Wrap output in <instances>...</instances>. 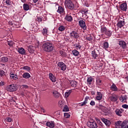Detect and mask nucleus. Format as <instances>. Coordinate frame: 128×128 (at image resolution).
<instances>
[{
  "label": "nucleus",
  "instance_id": "obj_1",
  "mask_svg": "<svg viewBox=\"0 0 128 128\" xmlns=\"http://www.w3.org/2000/svg\"><path fill=\"white\" fill-rule=\"evenodd\" d=\"M54 44L48 42L44 44L42 46L43 50L46 52H52L54 50Z\"/></svg>",
  "mask_w": 128,
  "mask_h": 128
},
{
  "label": "nucleus",
  "instance_id": "obj_2",
  "mask_svg": "<svg viewBox=\"0 0 128 128\" xmlns=\"http://www.w3.org/2000/svg\"><path fill=\"white\" fill-rule=\"evenodd\" d=\"M64 6L66 8H69V10H74V4L72 0H65Z\"/></svg>",
  "mask_w": 128,
  "mask_h": 128
},
{
  "label": "nucleus",
  "instance_id": "obj_3",
  "mask_svg": "<svg viewBox=\"0 0 128 128\" xmlns=\"http://www.w3.org/2000/svg\"><path fill=\"white\" fill-rule=\"evenodd\" d=\"M6 90L7 92H16V90H18V87L16 86V84H12L8 86L6 88Z\"/></svg>",
  "mask_w": 128,
  "mask_h": 128
},
{
  "label": "nucleus",
  "instance_id": "obj_4",
  "mask_svg": "<svg viewBox=\"0 0 128 128\" xmlns=\"http://www.w3.org/2000/svg\"><path fill=\"white\" fill-rule=\"evenodd\" d=\"M125 24L124 19L122 18H119L117 22L116 26L118 28H122Z\"/></svg>",
  "mask_w": 128,
  "mask_h": 128
},
{
  "label": "nucleus",
  "instance_id": "obj_5",
  "mask_svg": "<svg viewBox=\"0 0 128 128\" xmlns=\"http://www.w3.org/2000/svg\"><path fill=\"white\" fill-rule=\"evenodd\" d=\"M87 126L90 128H98V124L96 122H88L87 123Z\"/></svg>",
  "mask_w": 128,
  "mask_h": 128
},
{
  "label": "nucleus",
  "instance_id": "obj_6",
  "mask_svg": "<svg viewBox=\"0 0 128 128\" xmlns=\"http://www.w3.org/2000/svg\"><path fill=\"white\" fill-rule=\"evenodd\" d=\"M78 24L80 26L83 30H86V22L84 20H80L78 21Z\"/></svg>",
  "mask_w": 128,
  "mask_h": 128
},
{
  "label": "nucleus",
  "instance_id": "obj_7",
  "mask_svg": "<svg viewBox=\"0 0 128 128\" xmlns=\"http://www.w3.org/2000/svg\"><path fill=\"white\" fill-rule=\"evenodd\" d=\"M58 66L61 68V70L64 72L66 70V66L63 62H59L58 64Z\"/></svg>",
  "mask_w": 128,
  "mask_h": 128
},
{
  "label": "nucleus",
  "instance_id": "obj_8",
  "mask_svg": "<svg viewBox=\"0 0 128 128\" xmlns=\"http://www.w3.org/2000/svg\"><path fill=\"white\" fill-rule=\"evenodd\" d=\"M98 54V50L96 49L92 52V56L94 58H96Z\"/></svg>",
  "mask_w": 128,
  "mask_h": 128
},
{
  "label": "nucleus",
  "instance_id": "obj_9",
  "mask_svg": "<svg viewBox=\"0 0 128 128\" xmlns=\"http://www.w3.org/2000/svg\"><path fill=\"white\" fill-rule=\"evenodd\" d=\"M46 126H48L50 128H54V121H50L46 123Z\"/></svg>",
  "mask_w": 128,
  "mask_h": 128
},
{
  "label": "nucleus",
  "instance_id": "obj_10",
  "mask_svg": "<svg viewBox=\"0 0 128 128\" xmlns=\"http://www.w3.org/2000/svg\"><path fill=\"white\" fill-rule=\"evenodd\" d=\"M49 78L50 80H52V82H56V78L54 77V74H52L50 73L49 74Z\"/></svg>",
  "mask_w": 128,
  "mask_h": 128
},
{
  "label": "nucleus",
  "instance_id": "obj_11",
  "mask_svg": "<svg viewBox=\"0 0 128 128\" xmlns=\"http://www.w3.org/2000/svg\"><path fill=\"white\" fill-rule=\"evenodd\" d=\"M110 89L112 92H118V87H116V86L114 84H112V86L110 87Z\"/></svg>",
  "mask_w": 128,
  "mask_h": 128
},
{
  "label": "nucleus",
  "instance_id": "obj_12",
  "mask_svg": "<svg viewBox=\"0 0 128 128\" xmlns=\"http://www.w3.org/2000/svg\"><path fill=\"white\" fill-rule=\"evenodd\" d=\"M119 45L122 48L124 49L126 48V44L124 41H120Z\"/></svg>",
  "mask_w": 128,
  "mask_h": 128
},
{
  "label": "nucleus",
  "instance_id": "obj_13",
  "mask_svg": "<svg viewBox=\"0 0 128 128\" xmlns=\"http://www.w3.org/2000/svg\"><path fill=\"white\" fill-rule=\"evenodd\" d=\"M102 122H103L107 126H110V122L106 118H102Z\"/></svg>",
  "mask_w": 128,
  "mask_h": 128
},
{
  "label": "nucleus",
  "instance_id": "obj_14",
  "mask_svg": "<svg viewBox=\"0 0 128 128\" xmlns=\"http://www.w3.org/2000/svg\"><path fill=\"white\" fill-rule=\"evenodd\" d=\"M28 50L30 54H34V48L32 46H28Z\"/></svg>",
  "mask_w": 128,
  "mask_h": 128
},
{
  "label": "nucleus",
  "instance_id": "obj_15",
  "mask_svg": "<svg viewBox=\"0 0 128 128\" xmlns=\"http://www.w3.org/2000/svg\"><path fill=\"white\" fill-rule=\"evenodd\" d=\"M120 10H126L127 5L126 3H122L120 6Z\"/></svg>",
  "mask_w": 128,
  "mask_h": 128
},
{
  "label": "nucleus",
  "instance_id": "obj_16",
  "mask_svg": "<svg viewBox=\"0 0 128 128\" xmlns=\"http://www.w3.org/2000/svg\"><path fill=\"white\" fill-rule=\"evenodd\" d=\"M53 96L56 98H58L60 96V94L56 91H54L53 92Z\"/></svg>",
  "mask_w": 128,
  "mask_h": 128
},
{
  "label": "nucleus",
  "instance_id": "obj_17",
  "mask_svg": "<svg viewBox=\"0 0 128 128\" xmlns=\"http://www.w3.org/2000/svg\"><path fill=\"white\" fill-rule=\"evenodd\" d=\"M122 110L116 109L115 110V112L117 116H122Z\"/></svg>",
  "mask_w": 128,
  "mask_h": 128
},
{
  "label": "nucleus",
  "instance_id": "obj_18",
  "mask_svg": "<svg viewBox=\"0 0 128 128\" xmlns=\"http://www.w3.org/2000/svg\"><path fill=\"white\" fill-rule=\"evenodd\" d=\"M126 100H128L126 96H122L120 98V100L122 102H126Z\"/></svg>",
  "mask_w": 128,
  "mask_h": 128
},
{
  "label": "nucleus",
  "instance_id": "obj_19",
  "mask_svg": "<svg viewBox=\"0 0 128 128\" xmlns=\"http://www.w3.org/2000/svg\"><path fill=\"white\" fill-rule=\"evenodd\" d=\"M110 99L112 102H116V100H118V96L116 95H112L110 96Z\"/></svg>",
  "mask_w": 128,
  "mask_h": 128
},
{
  "label": "nucleus",
  "instance_id": "obj_20",
  "mask_svg": "<svg viewBox=\"0 0 128 128\" xmlns=\"http://www.w3.org/2000/svg\"><path fill=\"white\" fill-rule=\"evenodd\" d=\"M122 128H128V122L124 121L122 123Z\"/></svg>",
  "mask_w": 128,
  "mask_h": 128
},
{
  "label": "nucleus",
  "instance_id": "obj_21",
  "mask_svg": "<svg viewBox=\"0 0 128 128\" xmlns=\"http://www.w3.org/2000/svg\"><path fill=\"white\" fill-rule=\"evenodd\" d=\"M18 52L20 54H26V50L22 48H20L18 49Z\"/></svg>",
  "mask_w": 128,
  "mask_h": 128
},
{
  "label": "nucleus",
  "instance_id": "obj_22",
  "mask_svg": "<svg viewBox=\"0 0 128 128\" xmlns=\"http://www.w3.org/2000/svg\"><path fill=\"white\" fill-rule=\"evenodd\" d=\"M22 78L26 79L30 78V73L28 72H24L22 74Z\"/></svg>",
  "mask_w": 128,
  "mask_h": 128
},
{
  "label": "nucleus",
  "instance_id": "obj_23",
  "mask_svg": "<svg viewBox=\"0 0 128 128\" xmlns=\"http://www.w3.org/2000/svg\"><path fill=\"white\" fill-rule=\"evenodd\" d=\"M64 9L62 7V6H60L58 8L57 12H58V14H62L64 13Z\"/></svg>",
  "mask_w": 128,
  "mask_h": 128
},
{
  "label": "nucleus",
  "instance_id": "obj_24",
  "mask_svg": "<svg viewBox=\"0 0 128 128\" xmlns=\"http://www.w3.org/2000/svg\"><path fill=\"white\" fill-rule=\"evenodd\" d=\"M101 31L102 32H110V31L108 30V28H106V27L104 26H101Z\"/></svg>",
  "mask_w": 128,
  "mask_h": 128
},
{
  "label": "nucleus",
  "instance_id": "obj_25",
  "mask_svg": "<svg viewBox=\"0 0 128 128\" xmlns=\"http://www.w3.org/2000/svg\"><path fill=\"white\" fill-rule=\"evenodd\" d=\"M65 20H68V22H72V16L68 14L66 16Z\"/></svg>",
  "mask_w": 128,
  "mask_h": 128
},
{
  "label": "nucleus",
  "instance_id": "obj_26",
  "mask_svg": "<svg viewBox=\"0 0 128 128\" xmlns=\"http://www.w3.org/2000/svg\"><path fill=\"white\" fill-rule=\"evenodd\" d=\"M1 62H8V58L6 56H4L1 58Z\"/></svg>",
  "mask_w": 128,
  "mask_h": 128
},
{
  "label": "nucleus",
  "instance_id": "obj_27",
  "mask_svg": "<svg viewBox=\"0 0 128 128\" xmlns=\"http://www.w3.org/2000/svg\"><path fill=\"white\" fill-rule=\"evenodd\" d=\"M102 98V93L98 92L96 97V100H100Z\"/></svg>",
  "mask_w": 128,
  "mask_h": 128
},
{
  "label": "nucleus",
  "instance_id": "obj_28",
  "mask_svg": "<svg viewBox=\"0 0 128 128\" xmlns=\"http://www.w3.org/2000/svg\"><path fill=\"white\" fill-rule=\"evenodd\" d=\"M23 8L24 10H30V6L26 4H23Z\"/></svg>",
  "mask_w": 128,
  "mask_h": 128
},
{
  "label": "nucleus",
  "instance_id": "obj_29",
  "mask_svg": "<svg viewBox=\"0 0 128 128\" xmlns=\"http://www.w3.org/2000/svg\"><path fill=\"white\" fill-rule=\"evenodd\" d=\"M70 84L72 86H73L74 88H76L78 84V82H76V81H72L70 82Z\"/></svg>",
  "mask_w": 128,
  "mask_h": 128
},
{
  "label": "nucleus",
  "instance_id": "obj_30",
  "mask_svg": "<svg viewBox=\"0 0 128 128\" xmlns=\"http://www.w3.org/2000/svg\"><path fill=\"white\" fill-rule=\"evenodd\" d=\"M72 54L75 56H78V54H80V52H78V51L76 50H74L72 51Z\"/></svg>",
  "mask_w": 128,
  "mask_h": 128
},
{
  "label": "nucleus",
  "instance_id": "obj_31",
  "mask_svg": "<svg viewBox=\"0 0 128 128\" xmlns=\"http://www.w3.org/2000/svg\"><path fill=\"white\" fill-rule=\"evenodd\" d=\"M70 36H73V38H78V33L76 32H71L70 33Z\"/></svg>",
  "mask_w": 128,
  "mask_h": 128
},
{
  "label": "nucleus",
  "instance_id": "obj_32",
  "mask_svg": "<svg viewBox=\"0 0 128 128\" xmlns=\"http://www.w3.org/2000/svg\"><path fill=\"white\" fill-rule=\"evenodd\" d=\"M10 77L11 78H13V80H18V76L16 75V74H11L10 75Z\"/></svg>",
  "mask_w": 128,
  "mask_h": 128
},
{
  "label": "nucleus",
  "instance_id": "obj_33",
  "mask_svg": "<svg viewBox=\"0 0 128 128\" xmlns=\"http://www.w3.org/2000/svg\"><path fill=\"white\" fill-rule=\"evenodd\" d=\"M22 70H25L26 72H30V68L28 66H24L22 68Z\"/></svg>",
  "mask_w": 128,
  "mask_h": 128
},
{
  "label": "nucleus",
  "instance_id": "obj_34",
  "mask_svg": "<svg viewBox=\"0 0 128 128\" xmlns=\"http://www.w3.org/2000/svg\"><path fill=\"white\" fill-rule=\"evenodd\" d=\"M64 30H66V27H64V26H61L58 28V30L60 32H64Z\"/></svg>",
  "mask_w": 128,
  "mask_h": 128
},
{
  "label": "nucleus",
  "instance_id": "obj_35",
  "mask_svg": "<svg viewBox=\"0 0 128 128\" xmlns=\"http://www.w3.org/2000/svg\"><path fill=\"white\" fill-rule=\"evenodd\" d=\"M14 42H12V40L8 41V44L10 46H14Z\"/></svg>",
  "mask_w": 128,
  "mask_h": 128
},
{
  "label": "nucleus",
  "instance_id": "obj_36",
  "mask_svg": "<svg viewBox=\"0 0 128 128\" xmlns=\"http://www.w3.org/2000/svg\"><path fill=\"white\" fill-rule=\"evenodd\" d=\"M70 92H72L70 90H69L68 92H65V97L66 98H68V96H70Z\"/></svg>",
  "mask_w": 128,
  "mask_h": 128
},
{
  "label": "nucleus",
  "instance_id": "obj_37",
  "mask_svg": "<svg viewBox=\"0 0 128 128\" xmlns=\"http://www.w3.org/2000/svg\"><path fill=\"white\" fill-rule=\"evenodd\" d=\"M70 110V109L68 108V106H65L63 109V112H68Z\"/></svg>",
  "mask_w": 128,
  "mask_h": 128
},
{
  "label": "nucleus",
  "instance_id": "obj_38",
  "mask_svg": "<svg viewBox=\"0 0 128 128\" xmlns=\"http://www.w3.org/2000/svg\"><path fill=\"white\" fill-rule=\"evenodd\" d=\"M87 82H88L89 84H92V78H88L87 80Z\"/></svg>",
  "mask_w": 128,
  "mask_h": 128
},
{
  "label": "nucleus",
  "instance_id": "obj_39",
  "mask_svg": "<svg viewBox=\"0 0 128 128\" xmlns=\"http://www.w3.org/2000/svg\"><path fill=\"white\" fill-rule=\"evenodd\" d=\"M6 122H12V119L10 117H7L5 119Z\"/></svg>",
  "mask_w": 128,
  "mask_h": 128
},
{
  "label": "nucleus",
  "instance_id": "obj_40",
  "mask_svg": "<svg viewBox=\"0 0 128 128\" xmlns=\"http://www.w3.org/2000/svg\"><path fill=\"white\" fill-rule=\"evenodd\" d=\"M104 48H108V42H104Z\"/></svg>",
  "mask_w": 128,
  "mask_h": 128
},
{
  "label": "nucleus",
  "instance_id": "obj_41",
  "mask_svg": "<svg viewBox=\"0 0 128 128\" xmlns=\"http://www.w3.org/2000/svg\"><path fill=\"white\" fill-rule=\"evenodd\" d=\"M64 116L66 118H70V115L68 113H64Z\"/></svg>",
  "mask_w": 128,
  "mask_h": 128
},
{
  "label": "nucleus",
  "instance_id": "obj_42",
  "mask_svg": "<svg viewBox=\"0 0 128 128\" xmlns=\"http://www.w3.org/2000/svg\"><path fill=\"white\" fill-rule=\"evenodd\" d=\"M60 53L61 56H66V52H63L62 50H60Z\"/></svg>",
  "mask_w": 128,
  "mask_h": 128
},
{
  "label": "nucleus",
  "instance_id": "obj_43",
  "mask_svg": "<svg viewBox=\"0 0 128 128\" xmlns=\"http://www.w3.org/2000/svg\"><path fill=\"white\" fill-rule=\"evenodd\" d=\"M86 103L85 102H84L78 104V106H86Z\"/></svg>",
  "mask_w": 128,
  "mask_h": 128
},
{
  "label": "nucleus",
  "instance_id": "obj_44",
  "mask_svg": "<svg viewBox=\"0 0 128 128\" xmlns=\"http://www.w3.org/2000/svg\"><path fill=\"white\" fill-rule=\"evenodd\" d=\"M122 121H118L117 122L116 124V126H122Z\"/></svg>",
  "mask_w": 128,
  "mask_h": 128
},
{
  "label": "nucleus",
  "instance_id": "obj_45",
  "mask_svg": "<svg viewBox=\"0 0 128 128\" xmlns=\"http://www.w3.org/2000/svg\"><path fill=\"white\" fill-rule=\"evenodd\" d=\"M6 4H8V6H10V5L12 4V2H11L10 0H6Z\"/></svg>",
  "mask_w": 128,
  "mask_h": 128
},
{
  "label": "nucleus",
  "instance_id": "obj_46",
  "mask_svg": "<svg viewBox=\"0 0 128 128\" xmlns=\"http://www.w3.org/2000/svg\"><path fill=\"white\" fill-rule=\"evenodd\" d=\"M58 104H59V106H60V108H62V106H64V104H62V100L59 101Z\"/></svg>",
  "mask_w": 128,
  "mask_h": 128
},
{
  "label": "nucleus",
  "instance_id": "obj_47",
  "mask_svg": "<svg viewBox=\"0 0 128 128\" xmlns=\"http://www.w3.org/2000/svg\"><path fill=\"white\" fill-rule=\"evenodd\" d=\"M90 100V97L88 96H86L84 98V102H85L86 104H88V100Z\"/></svg>",
  "mask_w": 128,
  "mask_h": 128
},
{
  "label": "nucleus",
  "instance_id": "obj_48",
  "mask_svg": "<svg viewBox=\"0 0 128 128\" xmlns=\"http://www.w3.org/2000/svg\"><path fill=\"white\" fill-rule=\"evenodd\" d=\"M8 24L9 26H14V21H10Z\"/></svg>",
  "mask_w": 128,
  "mask_h": 128
},
{
  "label": "nucleus",
  "instance_id": "obj_49",
  "mask_svg": "<svg viewBox=\"0 0 128 128\" xmlns=\"http://www.w3.org/2000/svg\"><path fill=\"white\" fill-rule=\"evenodd\" d=\"M102 80H96V82L98 84H99V86L102 85Z\"/></svg>",
  "mask_w": 128,
  "mask_h": 128
},
{
  "label": "nucleus",
  "instance_id": "obj_50",
  "mask_svg": "<svg viewBox=\"0 0 128 128\" xmlns=\"http://www.w3.org/2000/svg\"><path fill=\"white\" fill-rule=\"evenodd\" d=\"M0 74L1 76H4V71L3 70H0Z\"/></svg>",
  "mask_w": 128,
  "mask_h": 128
},
{
  "label": "nucleus",
  "instance_id": "obj_51",
  "mask_svg": "<svg viewBox=\"0 0 128 128\" xmlns=\"http://www.w3.org/2000/svg\"><path fill=\"white\" fill-rule=\"evenodd\" d=\"M122 108H128V105L126 104H123L122 105Z\"/></svg>",
  "mask_w": 128,
  "mask_h": 128
},
{
  "label": "nucleus",
  "instance_id": "obj_52",
  "mask_svg": "<svg viewBox=\"0 0 128 128\" xmlns=\"http://www.w3.org/2000/svg\"><path fill=\"white\" fill-rule=\"evenodd\" d=\"M42 32H48V28H44Z\"/></svg>",
  "mask_w": 128,
  "mask_h": 128
},
{
  "label": "nucleus",
  "instance_id": "obj_53",
  "mask_svg": "<svg viewBox=\"0 0 128 128\" xmlns=\"http://www.w3.org/2000/svg\"><path fill=\"white\" fill-rule=\"evenodd\" d=\"M90 106H94L96 104V102H94V101L92 100L90 102Z\"/></svg>",
  "mask_w": 128,
  "mask_h": 128
},
{
  "label": "nucleus",
  "instance_id": "obj_54",
  "mask_svg": "<svg viewBox=\"0 0 128 128\" xmlns=\"http://www.w3.org/2000/svg\"><path fill=\"white\" fill-rule=\"evenodd\" d=\"M38 46H40V43L38 42H37L36 43L34 47L36 48H38Z\"/></svg>",
  "mask_w": 128,
  "mask_h": 128
},
{
  "label": "nucleus",
  "instance_id": "obj_55",
  "mask_svg": "<svg viewBox=\"0 0 128 128\" xmlns=\"http://www.w3.org/2000/svg\"><path fill=\"white\" fill-rule=\"evenodd\" d=\"M23 88H25V90H26V88H28V85H22Z\"/></svg>",
  "mask_w": 128,
  "mask_h": 128
},
{
  "label": "nucleus",
  "instance_id": "obj_56",
  "mask_svg": "<svg viewBox=\"0 0 128 128\" xmlns=\"http://www.w3.org/2000/svg\"><path fill=\"white\" fill-rule=\"evenodd\" d=\"M105 34L108 36H112V34L110 32H105Z\"/></svg>",
  "mask_w": 128,
  "mask_h": 128
},
{
  "label": "nucleus",
  "instance_id": "obj_57",
  "mask_svg": "<svg viewBox=\"0 0 128 128\" xmlns=\"http://www.w3.org/2000/svg\"><path fill=\"white\" fill-rule=\"evenodd\" d=\"M80 48H82V46H76V48L77 50H80Z\"/></svg>",
  "mask_w": 128,
  "mask_h": 128
},
{
  "label": "nucleus",
  "instance_id": "obj_58",
  "mask_svg": "<svg viewBox=\"0 0 128 128\" xmlns=\"http://www.w3.org/2000/svg\"><path fill=\"white\" fill-rule=\"evenodd\" d=\"M4 82H2V81L0 82V86H4Z\"/></svg>",
  "mask_w": 128,
  "mask_h": 128
},
{
  "label": "nucleus",
  "instance_id": "obj_59",
  "mask_svg": "<svg viewBox=\"0 0 128 128\" xmlns=\"http://www.w3.org/2000/svg\"><path fill=\"white\" fill-rule=\"evenodd\" d=\"M38 18V20L39 22H42V20L41 18Z\"/></svg>",
  "mask_w": 128,
  "mask_h": 128
},
{
  "label": "nucleus",
  "instance_id": "obj_60",
  "mask_svg": "<svg viewBox=\"0 0 128 128\" xmlns=\"http://www.w3.org/2000/svg\"><path fill=\"white\" fill-rule=\"evenodd\" d=\"M34 4H36V2L38 0H32Z\"/></svg>",
  "mask_w": 128,
  "mask_h": 128
},
{
  "label": "nucleus",
  "instance_id": "obj_61",
  "mask_svg": "<svg viewBox=\"0 0 128 128\" xmlns=\"http://www.w3.org/2000/svg\"><path fill=\"white\" fill-rule=\"evenodd\" d=\"M22 2H26V0H20Z\"/></svg>",
  "mask_w": 128,
  "mask_h": 128
},
{
  "label": "nucleus",
  "instance_id": "obj_62",
  "mask_svg": "<svg viewBox=\"0 0 128 128\" xmlns=\"http://www.w3.org/2000/svg\"><path fill=\"white\" fill-rule=\"evenodd\" d=\"M11 100H12V102H14L16 104V100H14L12 99Z\"/></svg>",
  "mask_w": 128,
  "mask_h": 128
},
{
  "label": "nucleus",
  "instance_id": "obj_63",
  "mask_svg": "<svg viewBox=\"0 0 128 128\" xmlns=\"http://www.w3.org/2000/svg\"><path fill=\"white\" fill-rule=\"evenodd\" d=\"M84 2H86L87 0H82Z\"/></svg>",
  "mask_w": 128,
  "mask_h": 128
},
{
  "label": "nucleus",
  "instance_id": "obj_64",
  "mask_svg": "<svg viewBox=\"0 0 128 128\" xmlns=\"http://www.w3.org/2000/svg\"><path fill=\"white\" fill-rule=\"evenodd\" d=\"M126 80H127V82H128V76L126 77Z\"/></svg>",
  "mask_w": 128,
  "mask_h": 128
}]
</instances>
